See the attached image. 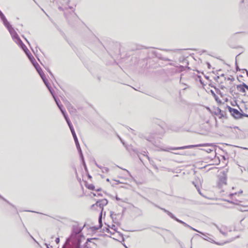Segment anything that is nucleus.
<instances>
[{
  "mask_svg": "<svg viewBox=\"0 0 248 248\" xmlns=\"http://www.w3.org/2000/svg\"><path fill=\"white\" fill-rule=\"evenodd\" d=\"M106 181H107V182H109V179L108 178V179H107Z\"/></svg>",
  "mask_w": 248,
  "mask_h": 248,
  "instance_id": "34",
  "label": "nucleus"
},
{
  "mask_svg": "<svg viewBox=\"0 0 248 248\" xmlns=\"http://www.w3.org/2000/svg\"><path fill=\"white\" fill-rule=\"evenodd\" d=\"M159 208L160 209H161L162 210H163V211H164L165 212H166L171 218L175 219L176 221H177V222L183 224L184 225H185L186 227H188L189 228H190V229L192 230H196L195 229H194V228L192 227L191 226L188 225L187 224H186V223H185V222L179 219L178 218H176L175 217H174V216L171 213H170V211L166 210L164 208H161V207H159Z\"/></svg>",
  "mask_w": 248,
  "mask_h": 248,
  "instance_id": "4",
  "label": "nucleus"
},
{
  "mask_svg": "<svg viewBox=\"0 0 248 248\" xmlns=\"http://www.w3.org/2000/svg\"><path fill=\"white\" fill-rule=\"evenodd\" d=\"M0 198H2V199H3V198H2L1 196L0 197Z\"/></svg>",
  "mask_w": 248,
  "mask_h": 248,
  "instance_id": "44",
  "label": "nucleus"
},
{
  "mask_svg": "<svg viewBox=\"0 0 248 248\" xmlns=\"http://www.w3.org/2000/svg\"><path fill=\"white\" fill-rule=\"evenodd\" d=\"M99 222L100 224V226L102 225V213H101L99 218Z\"/></svg>",
  "mask_w": 248,
  "mask_h": 248,
  "instance_id": "20",
  "label": "nucleus"
},
{
  "mask_svg": "<svg viewBox=\"0 0 248 248\" xmlns=\"http://www.w3.org/2000/svg\"><path fill=\"white\" fill-rule=\"evenodd\" d=\"M82 238L83 236L81 234L80 230L77 231H74L70 237L67 239L66 243L71 242L73 244L71 248H82L80 243Z\"/></svg>",
  "mask_w": 248,
  "mask_h": 248,
  "instance_id": "1",
  "label": "nucleus"
},
{
  "mask_svg": "<svg viewBox=\"0 0 248 248\" xmlns=\"http://www.w3.org/2000/svg\"><path fill=\"white\" fill-rule=\"evenodd\" d=\"M44 83L45 84V85H46V86L47 87V88L49 89V91L50 92V93H51V94H52V93L50 90V89L49 88V87L48 86V84L47 83V80L45 78H44L42 79Z\"/></svg>",
  "mask_w": 248,
  "mask_h": 248,
  "instance_id": "16",
  "label": "nucleus"
},
{
  "mask_svg": "<svg viewBox=\"0 0 248 248\" xmlns=\"http://www.w3.org/2000/svg\"><path fill=\"white\" fill-rule=\"evenodd\" d=\"M126 171H127V172H128V173H129V171H128V170H126Z\"/></svg>",
  "mask_w": 248,
  "mask_h": 248,
  "instance_id": "43",
  "label": "nucleus"
},
{
  "mask_svg": "<svg viewBox=\"0 0 248 248\" xmlns=\"http://www.w3.org/2000/svg\"><path fill=\"white\" fill-rule=\"evenodd\" d=\"M196 147H210V148H207L206 149H203L205 152L209 153L211 152H213L214 150V147L211 144L209 143L206 144H197V145H191L188 146H185L179 147H175V148H170L168 149H161L162 151H169L170 150H180V149H189Z\"/></svg>",
  "mask_w": 248,
  "mask_h": 248,
  "instance_id": "2",
  "label": "nucleus"
},
{
  "mask_svg": "<svg viewBox=\"0 0 248 248\" xmlns=\"http://www.w3.org/2000/svg\"><path fill=\"white\" fill-rule=\"evenodd\" d=\"M109 171L108 168L107 167L102 168V171L103 173H108Z\"/></svg>",
  "mask_w": 248,
  "mask_h": 248,
  "instance_id": "19",
  "label": "nucleus"
},
{
  "mask_svg": "<svg viewBox=\"0 0 248 248\" xmlns=\"http://www.w3.org/2000/svg\"><path fill=\"white\" fill-rule=\"evenodd\" d=\"M229 110L230 112L232 114V116H233L235 118H237L239 117L240 116V112L238 111V110L232 108L230 107H228Z\"/></svg>",
  "mask_w": 248,
  "mask_h": 248,
  "instance_id": "9",
  "label": "nucleus"
},
{
  "mask_svg": "<svg viewBox=\"0 0 248 248\" xmlns=\"http://www.w3.org/2000/svg\"><path fill=\"white\" fill-rule=\"evenodd\" d=\"M26 41L28 42V44H29V42L26 39Z\"/></svg>",
  "mask_w": 248,
  "mask_h": 248,
  "instance_id": "39",
  "label": "nucleus"
},
{
  "mask_svg": "<svg viewBox=\"0 0 248 248\" xmlns=\"http://www.w3.org/2000/svg\"><path fill=\"white\" fill-rule=\"evenodd\" d=\"M16 44L21 47L26 55H28V54L30 53L26 46L22 43L21 40V43H17Z\"/></svg>",
  "mask_w": 248,
  "mask_h": 248,
  "instance_id": "10",
  "label": "nucleus"
},
{
  "mask_svg": "<svg viewBox=\"0 0 248 248\" xmlns=\"http://www.w3.org/2000/svg\"><path fill=\"white\" fill-rule=\"evenodd\" d=\"M195 230H194L195 231H196V232H199V233H200L202 234V235H203L204 236H205V237H206V235H205L203 233H202V232H201L199 231L198 230H196V229H195Z\"/></svg>",
  "mask_w": 248,
  "mask_h": 248,
  "instance_id": "27",
  "label": "nucleus"
},
{
  "mask_svg": "<svg viewBox=\"0 0 248 248\" xmlns=\"http://www.w3.org/2000/svg\"><path fill=\"white\" fill-rule=\"evenodd\" d=\"M45 245L46 246V248H49L48 246L47 245V244H46Z\"/></svg>",
  "mask_w": 248,
  "mask_h": 248,
  "instance_id": "33",
  "label": "nucleus"
},
{
  "mask_svg": "<svg viewBox=\"0 0 248 248\" xmlns=\"http://www.w3.org/2000/svg\"><path fill=\"white\" fill-rule=\"evenodd\" d=\"M52 95H53V97H54V99H55V102H56V104H57V105L58 107H59V108H60V110L62 109V106H61V105H60V104H59V103H58V102L57 100L56 99V98L55 97V96H54V95L53 94V93L52 94Z\"/></svg>",
  "mask_w": 248,
  "mask_h": 248,
  "instance_id": "18",
  "label": "nucleus"
},
{
  "mask_svg": "<svg viewBox=\"0 0 248 248\" xmlns=\"http://www.w3.org/2000/svg\"><path fill=\"white\" fill-rule=\"evenodd\" d=\"M31 238H32L34 241H35V239L33 238V237L31 236Z\"/></svg>",
  "mask_w": 248,
  "mask_h": 248,
  "instance_id": "42",
  "label": "nucleus"
},
{
  "mask_svg": "<svg viewBox=\"0 0 248 248\" xmlns=\"http://www.w3.org/2000/svg\"><path fill=\"white\" fill-rule=\"evenodd\" d=\"M95 165H96V166L98 168H100V169H101L102 170V168H104L103 167H102V166H101L98 165L96 163H95Z\"/></svg>",
  "mask_w": 248,
  "mask_h": 248,
  "instance_id": "29",
  "label": "nucleus"
},
{
  "mask_svg": "<svg viewBox=\"0 0 248 248\" xmlns=\"http://www.w3.org/2000/svg\"><path fill=\"white\" fill-rule=\"evenodd\" d=\"M108 203V201L106 199H102L99 201H97L95 204L93 205V207L97 206L100 207V209H103V207L107 205Z\"/></svg>",
  "mask_w": 248,
  "mask_h": 248,
  "instance_id": "8",
  "label": "nucleus"
},
{
  "mask_svg": "<svg viewBox=\"0 0 248 248\" xmlns=\"http://www.w3.org/2000/svg\"><path fill=\"white\" fill-rule=\"evenodd\" d=\"M0 17L1 19L2 20L3 24L4 23H7V20L6 19L4 15L3 14V13L1 12L0 10Z\"/></svg>",
  "mask_w": 248,
  "mask_h": 248,
  "instance_id": "13",
  "label": "nucleus"
},
{
  "mask_svg": "<svg viewBox=\"0 0 248 248\" xmlns=\"http://www.w3.org/2000/svg\"><path fill=\"white\" fill-rule=\"evenodd\" d=\"M34 67L36 69L38 73H40L42 71L38 63H36L35 65H34Z\"/></svg>",
  "mask_w": 248,
  "mask_h": 248,
  "instance_id": "14",
  "label": "nucleus"
},
{
  "mask_svg": "<svg viewBox=\"0 0 248 248\" xmlns=\"http://www.w3.org/2000/svg\"><path fill=\"white\" fill-rule=\"evenodd\" d=\"M195 186H196L198 190L199 191V188L197 187L196 185H195Z\"/></svg>",
  "mask_w": 248,
  "mask_h": 248,
  "instance_id": "32",
  "label": "nucleus"
},
{
  "mask_svg": "<svg viewBox=\"0 0 248 248\" xmlns=\"http://www.w3.org/2000/svg\"><path fill=\"white\" fill-rule=\"evenodd\" d=\"M55 241H56V243L57 244H59V242H60V239H59V237L57 238L56 239Z\"/></svg>",
  "mask_w": 248,
  "mask_h": 248,
  "instance_id": "30",
  "label": "nucleus"
},
{
  "mask_svg": "<svg viewBox=\"0 0 248 248\" xmlns=\"http://www.w3.org/2000/svg\"><path fill=\"white\" fill-rule=\"evenodd\" d=\"M4 25L7 28L8 30L9 31L13 39L16 43H21V39L18 36L17 33L16 32L15 30L13 28L12 26L10 24L8 21H7V23H4Z\"/></svg>",
  "mask_w": 248,
  "mask_h": 248,
  "instance_id": "3",
  "label": "nucleus"
},
{
  "mask_svg": "<svg viewBox=\"0 0 248 248\" xmlns=\"http://www.w3.org/2000/svg\"><path fill=\"white\" fill-rule=\"evenodd\" d=\"M106 231L108 233H109L110 234L113 235L112 238L114 239L118 240L119 241L124 240V238L122 234L119 232H112L109 230V229L108 228H107Z\"/></svg>",
  "mask_w": 248,
  "mask_h": 248,
  "instance_id": "6",
  "label": "nucleus"
},
{
  "mask_svg": "<svg viewBox=\"0 0 248 248\" xmlns=\"http://www.w3.org/2000/svg\"><path fill=\"white\" fill-rule=\"evenodd\" d=\"M70 130H71L72 135L73 136L77 148L78 150V151L79 152V153L81 154V150L80 149L79 144L78 141V140L77 137L76 136V133L75 132V130L73 128L70 129Z\"/></svg>",
  "mask_w": 248,
  "mask_h": 248,
  "instance_id": "7",
  "label": "nucleus"
},
{
  "mask_svg": "<svg viewBox=\"0 0 248 248\" xmlns=\"http://www.w3.org/2000/svg\"><path fill=\"white\" fill-rule=\"evenodd\" d=\"M39 75L41 77L42 79L44 78H45V75L43 73V71H42L41 72L39 73Z\"/></svg>",
  "mask_w": 248,
  "mask_h": 248,
  "instance_id": "21",
  "label": "nucleus"
},
{
  "mask_svg": "<svg viewBox=\"0 0 248 248\" xmlns=\"http://www.w3.org/2000/svg\"><path fill=\"white\" fill-rule=\"evenodd\" d=\"M62 113L64 118H66V117H67V116L66 115V114H65V113L64 112V111L62 109L61 110Z\"/></svg>",
  "mask_w": 248,
  "mask_h": 248,
  "instance_id": "22",
  "label": "nucleus"
},
{
  "mask_svg": "<svg viewBox=\"0 0 248 248\" xmlns=\"http://www.w3.org/2000/svg\"><path fill=\"white\" fill-rule=\"evenodd\" d=\"M88 188L89 189H93V188H94V186L92 185H90L89 186H88Z\"/></svg>",
  "mask_w": 248,
  "mask_h": 248,
  "instance_id": "24",
  "label": "nucleus"
},
{
  "mask_svg": "<svg viewBox=\"0 0 248 248\" xmlns=\"http://www.w3.org/2000/svg\"><path fill=\"white\" fill-rule=\"evenodd\" d=\"M237 89L241 92L245 93V90L244 87L242 85H238L237 86Z\"/></svg>",
  "mask_w": 248,
  "mask_h": 248,
  "instance_id": "17",
  "label": "nucleus"
},
{
  "mask_svg": "<svg viewBox=\"0 0 248 248\" xmlns=\"http://www.w3.org/2000/svg\"><path fill=\"white\" fill-rule=\"evenodd\" d=\"M62 113L64 118H66V117H67V116L66 115V114H65V113L64 112V111L62 109L61 110Z\"/></svg>",
  "mask_w": 248,
  "mask_h": 248,
  "instance_id": "23",
  "label": "nucleus"
},
{
  "mask_svg": "<svg viewBox=\"0 0 248 248\" xmlns=\"http://www.w3.org/2000/svg\"><path fill=\"white\" fill-rule=\"evenodd\" d=\"M227 175L226 173L223 171L219 176L218 186L220 188L223 187V186L226 185Z\"/></svg>",
  "mask_w": 248,
  "mask_h": 248,
  "instance_id": "5",
  "label": "nucleus"
},
{
  "mask_svg": "<svg viewBox=\"0 0 248 248\" xmlns=\"http://www.w3.org/2000/svg\"><path fill=\"white\" fill-rule=\"evenodd\" d=\"M27 56H28V57L29 58V59L33 65V66L36 64V63H37V62H35V60L34 58V57L30 53H29L28 55H27Z\"/></svg>",
  "mask_w": 248,
  "mask_h": 248,
  "instance_id": "11",
  "label": "nucleus"
},
{
  "mask_svg": "<svg viewBox=\"0 0 248 248\" xmlns=\"http://www.w3.org/2000/svg\"><path fill=\"white\" fill-rule=\"evenodd\" d=\"M203 239L205 240H207L208 241H210L211 240V239L208 237H206V238H203Z\"/></svg>",
  "mask_w": 248,
  "mask_h": 248,
  "instance_id": "26",
  "label": "nucleus"
},
{
  "mask_svg": "<svg viewBox=\"0 0 248 248\" xmlns=\"http://www.w3.org/2000/svg\"><path fill=\"white\" fill-rule=\"evenodd\" d=\"M95 165H96V166L98 168H100V169H101L102 170V168H104L103 167H102V166H101L98 165L96 163H95Z\"/></svg>",
  "mask_w": 248,
  "mask_h": 248,
  "instance_id": "28",
  "label": "nucleus"
},
{
  "mask_svg": "<svg viewBox=\"0 0 248 248\" xmlns=\"http://www.w3.org/2000/svg\"><path fill=\"white\" fill-rule=\"evenodd\" d=\"M49 73H50V74L52 76V74L51 73V72L49 71Z\"/></svg>",
  "mask_w": 248,
  "mask_h": 248,
  "instance_id": "35",
  "label": "nucleus"
},
{
  "mask_svg": "<svg viewBox=\"0 0 248 248\" xmlns=\"http://www.w3.org/2000/svg\"><path fill=\"white\" fill-rule=\"evenodd\" d=\"M147 140L151 141V140L150 139H147Z\"/></svg>",
  "mask_w": 248,
  "mask_h": 248,
  "instance_id": "36",
  "label": "nucleus"
},
{
  "mask_svg": "<svg viewBox=\"0 0 248 248\" xmlns=\"http://www.w3.org/2000/svg\"><path fill=\"white\" fill-rule=\"evenodd\" d=\"M116 199L117 201H122L119 197L117 196L116 197Z\"/></svg>",
  "mask_w": 248,
  "mask_h": 248,
  "instance_id": "31",
  "label": "nucleus"
},
{
  "mask_svg": "<svg viewBox=\"0 0 248 248\" xmlns=\"http://www.w3.org/2000/svg\"><path fill=\"white\" fill-rule=\"evenodd\" d=\"M220 232H221V233H223V234H224V233L220 231Z\"/></svg>",
  "mask_w": 248,
  "mask_h": 248,
  "instance_id": "41",
  "label": "nucleus"
},
{
  "mask_svg": "<svg viewBox=\"0 0 248 248\" xmlns=\"http://www.w3.org/2000/svg\"><path fill=\"white\" fill-rule=\"evenodd\" d=\"M108 229H109V230L112 231V232H117V227L114 225L112 224L111 226H108Z\"/></svg>",
  "mask_w": 248,
  "mask_h": 248,
  "instance_id": "12",
  "label": "nucleus"
},
{
  "mask_svg": "<svg viewBox=\"0 0 248 248\" xmlns=\"http://www.w3.org/2000/svg\"><path fill=\"white\" fill-rule=\"evenodd\" d=\"M93 196H96V194L95 193H93Z\"/></svg>",
  "mask_w": 248,
  "mask_h": 248,
  "instance_id": "37",
  "label": "nucleus"
},
{
  "mask_svg": "<svg viewBox=\"0 0 248 248\" xmlns=\"http://www.w3.org/2000/svg\"><path fill=\"white\" fill-rule=\"evenodd\" d=\"M65 119L70 129L73 128V126H72V124H71V122H70L69 119H68V117L65 118Z\"/></svg>",
  "mask_w": 248,
  "mask_h": 248,
  "instance_id": "15",
  "label": "nucleus"
},
{
  "mask_svg": "<svg viewBox=\"0 0 248 248\" xmlns=\"http://www.w3.org/2000/svg\"><path fill=\"white\" fill-rule=\"evenodd\" d=\"M244 149H246V150L248 149V148H244Z\"/></svg>",
  "mask_w": 248,
  "mask_h": 248,
  "instance_id": "40",
  "label": "nucleus"
},
{
  "mask_svg": "<svg viewBox=\"0 0 248 248\" xmlns=\"http://www.w3.org/2000/svg\"><path fill=\"white\" fill-rule=\"evenodd\" d=\"M247 75H248V72H247Z\"/></svg>",
  "mask_w": 248,
  "mask_h": 248,
  "instance_id": "46",
  "label": "nucleus"
},
{
  "mask_svg": "<svg viewBox=\"0 0 248 248\" xmlns=\"http://www.w3.org/2000/svg\"><path fill=\"white\" fill-rule=\"evenodd\" d=\"M245 88L247 89L248 90V86L246 84L243 83V85H242Z\"/></svg>",
  "mask_w": 248,
  "mask_h": 248,
  "instance_id": "25",
  "label": "nucleus"
},
{
  "mask_svg": "<svg viewBox=\"0 0 248 248\" xmlns=\"http://www.w3.org/2000/svg\"><path fill=\"white\" fill-rule=\"evenodd\" d=\"M63 248H65V246H63Z\"/></svg>",
  "mask_w": 248,
  "mask_h": 248,
  "instance_id": "45",
  "label": "nucleus"
},
{
  "mask_svg": "<svg viewBox=\"0 0 248 248\" xmlns=\"http://www.w3.org/2000/svg\"><path fill=\"white\" fill-rule=\"evenodd\" d=\"M120 140H121L122 142L123 143V144H124V142H123L122 141V140H121V139H120Z\"/></svg>",
  "mask_w": 248,
  "mask_h": 248,
  "instance_id": "38",
  "label": "nucleus"
}]
</instances>
